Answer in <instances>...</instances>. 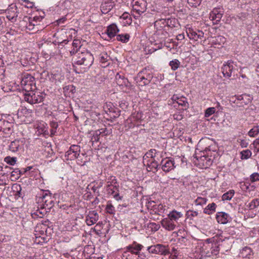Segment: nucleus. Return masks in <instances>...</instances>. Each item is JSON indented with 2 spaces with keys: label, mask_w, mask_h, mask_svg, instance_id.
I'll return each mask as SVG.
<instances>
[{
  "label": "nucleus",
  "mask_w": 259,
  "mask_h": 259,
  "mask_svg": "<svg viewBox=\"0 0 259 259\" xmlns=\"http://www.w3.org/2000/svg\"><path fill=\"white\" fill-rule=\"evenodd\" d=\"M43 17L40 16H35L33 18L25 16L23 18V21L27 23L26 28L29 30H34L37 31L38 30V28H35L39 25V22L41 21Z\"/></svg>",
  "instance_id": "obj_3"
},
{
  "label": "nucleus",
  "mask_w": 259,
  "mask_h": 259,
  "mask_svg": "<svg viewBox=\"0 0 259 259\" xmlns=\"http://www.w3.org/2000/svg\"><path fill=\"white\" fill-rule=\"evenodd\" d=\"M17 16H18L17 15H14V16H10V15H8V16H7V18L9 20H11V21H13L14 20L15 21H16V17H17Z\"/></svg>",
  "instance_id": "obj_57"
},
{
  "label": "nucleus",
  "mask_w": 259,
  "mask_h": 259,
  "mask_svg": "<svg viewBox=\"0 0 259 259\" xmlns=\"http://www.w3.org/2000/svg\"><path fill=\"white\" fill-rule=\"evenodd\" d=\"M203 212L207 214H210L212 213V212H211L210 210L208 209L207 206L204 209Z\"/></svg>",
  "instance_id": "obj_60"
},
{
  "label": "nucleus",
  "mask_w": 259,
  "mask_h": 259,
  "mask_svg": "<svg viewBox=\"0 0 259 259\" xmlns=\"http://www.w3.org/2000/svg\"><path fill=\"white\" fill-rule=\"evenodd\" d=\"M156 153V150L155 149H151L146 152L143 157L144 165H145V161L149 157L153 158L155 157Z\"/></svg>",
  "instance_id": "obj_29"
},
{
  "label": "nucleus",
  "mask_w": 259,
  "mask_h": 259,
  "mask_svg": "<svg viewBox=\"0 0 259 259\" xmlns=\"http://www.w3.org/2000/svg\"><path fill=\"white\" fill-rule=\"evenodd\" d=\"M10 174L11 180L16 181L19 178L20 175L23 173L18 168H16L13 170V171H11Z\"/></svg>",
  "instance_id": "obj_30"
},
{
  "label": "nucleus",
  "mask_w": 259,
  "mask_h": 259,
  "mask_svg": "<svg viewBox=\"0 0 259 259\" xmlns=\"http://www.w3.org/2000/svg\"><path fill=\"white\" fill-rule=\"evenodd\" d=\"M234 194V191L233 190H231L228 191L227 193L224 194L222 196V200L223 201L225 200H230L231 199L232 197Z\"/></svg>",
  "instance_id": "obj_38"
},
{
  "label": "nucleus",
  "mask_w": 259,
  "mask_h": 259,
  "mask_svg": "<svg viewBox=\"0 0 259 259\" xmlns=\"http://www.w3.org/2000/svg\"><path fill=\"white\" fill-rule=\"evenodd\" d=\"M207 206L208 208V209L210 210V211L212 212V213L215 211L217 205L215 204V203L213 202L212 203L209 204Z\"/></svg>",
  "instance_id": "obj_50"
},
{
  "label": "nucleus",
  "mask_w": 259,
  "mask_h": 259,
  "mask_svg": "<svg viewBox=\"0 0 259 259\" xmlns=\"http://www.w3.org/2000/svg\"><path fill=\"white\" fill-rule=\"evenodd\" d=\"M161 169L165 172H168L176 167L175 162L172 158L166 157L160 162Z\"/></svg>",
  "instance_id": "obj_10"
},
{
  "label": "nucleus",
  "mask_w": 259,
  "mask_h": 259,
  "mask_svg": "<svg viewBox=\"0 0 259 259\" xmlns=\"http://www.w3.org/2000/svg\"><path fill=\"white\" fill-rule=\"evenodd\" d=\"M239 106H243L244 105H247L250 102L249 99L247 98L246 96H238L234 101Z\"/></svg>",
  "instance_id": "obj_19"
},
{
  "label": "nucleus",
  "mask_w": 259,
  "mask_h": 259,
  "mask_svg": "<svg viewBox=\"0 0 259 259\" xmlns=\"http://www.w3.org/2000/svg\"><path fill=\"white\" fill-rule=\"evenodd\" d=\"M169 65L172 70H176L179 67L180 62L178 59H174L169 62Z\"/></svg>",
  "instance_id": "obj_34"
},
{
  "label": "nucleus",
  "mask_w": 259,
  "mask_h": 259,
  "mask_svg": "<svg viewBox=\"0 0 259 259\" xmlns=\"http://www.w3.org/2000/svg\"><path fill=\"white\" fill-rule=\"evenodd\" d=\"M259 206V198L253 199L250 203L246 205V207L249 210L256 208Z\"/></svg>",
  "instance_id": "obj_31"
},
{
  "label": "nucleus",
  "mask_w": 259,
  "mask_h": 259,
  "mask_svg": "<svg viewBox=\"0 0 259 259\" xmlns=\"http://www.w3.org/2000/svg\"><path fill=\"white\" fill-rule=\"evenodd\" d=\"M234 62L232 60H228L226 64H224L222 68V73L225 77L229 78L235 75V68Z\"/></svg>",
  "instance_id": "obj_8"
},
{
  "label": "nucleus",
  "mask_w": 259,
  "mask_h": 259,
  "mask_svg": "<svg viewBox=\"0 0 259 259\" xmlns=\"http://www.w3.org/2000/svg\"><path fill=\"white\" fill-rule=\"evenodd\" d=\"M143 247L141 244L134 242L132 244L126 246L125 249H127L134 256H140V251Z\"/></svg>",
  "instance_id": "obj_12"
},
{
  "label": "nucleus",
  "mask_w": 259,
  "mask_h": 259,
  "mask_svg": "<svg viewBox=\"0 0 259 259\" xmlns=\"http://www.w3.org/2000/svg\"><path fill=\"white\" fill-rule=\"evenodd\" d=\"M259 133V126H254L248 133L249 137H254Z\"/></svg>",
  "instance_id": "obj_36"
},
{
  "label": "nucleus",
  "mask_w": 259,
  "mask_h": 259,
  "mask_svg": "<svg viewBox=\"0 0 259 259\" xmlns=\"http://www.w3.org/2000/svg\"><path fill=\"white\" fill-rule=\"evenodd\" d=\"M174 118L177 120H180L183 118V116L181 114H174Z\"/></svg>",
  "instance_id": "obj_58"
},
{
  "label": "nucleus",
  "mask_w": 259,
  "mask_h": 259,
  "mask_svg": "<svg viewBox=\"0 0 259 259\" xmlns=\"http://www.w3.org/2000/svg\"><path fill=\"white\" fill-rule=\"evenodd\" d=\"M80 147L77 145H72L65 154L66 160H73L79 156Z\"/></svg>",
  "instance_id": "obj_7"
},
{
  "label": "nucleus",
  "mask_w": 259,
  "mask_h": 259,
  "mask_svg": "<svg viewBox=\"0 0 259 259\" xmlns=\"http://www.w3.org/2000/svg\"><path fill=\"white\" fill-rule=\"evenodd\" d=\"M165 206H163L162 204H156L153 209V211L155 214L161 215L164 212L165 210Z\"/></svg>",
  "instance_id": "obj_27"
},
{
  "label": "nucleus",
  "mask_w": 259,
  "mask_h": 259,
  "mask_svg": "<svg viewBox=\"0 0 259 259\" xmlns=\"http://www.w3.org/2000/svg\"><path fill=\"white\" fill-rule=\"evenodd\" d=\"M187 213L189 215V216H191V217H196L198 214V213L197 211L191 210H189V211H188Z\"/></svg>",
  "instance_id": "obj_53"
},
{
  "label": "nucleus",
  "mask_w": 259,
  "mask_h": 259,
  "mask_svg": "<svg viewBox=\"0 0 259 259\" xmlns=\"http://www.w3.org/2000/svg\"><path fill=\"white\" fill-rule=\"evenodd\" d=\"M108 58V56L107 53H101L100 55L99 60L101 62L105 63L107 61Z\"/></svg>",
  "instance_id": "obj_45"
},
{
  "label": "nucleus",
  "mask_w": 259,
  "mask_h": 259,
  "mask_svg": "<svg viewBox=\"0 0 259 259\" xmlns=\"http://www.w3.org/2000/svg\"><path fill=\"white\" fill-rule=\"evenodd\" d=\"M133 15L136 17L145 12L147 7V2L145 0H133Z\"/></svg>",
  "instance_id": "obj_4"
},
{
  "label": "nucleus",
  "mask_w": 259,
  "mask_h": 259,
  "mask_svg": "<svg viewBox=\"0 0 259 259\" xmlns=\"http://www.w3.org/2000/svg\"><path fill=\"white\" fill-rule=\"evenodd\" d=\"M138 77L139 78L138 80L140 83L139 84L142 86L148 84L150 82L152 78V76L150 75H149L147 77H145L144 76H141L140 73H139Z\"/></svg>",
  "instance_id": "obj_25"
},
{
  "label": "nucleus",
  "mask_w": 259,
  "mask_h": 259,
  "mask_svg": "<svg viewBox=\"0 0 259 259\" xmlns=\"http://www.w3.org/2000/svg\"><path fill=\"white\" fill-rule=\"evenodd\" d=\"M161 224L164 228L168 231L174 230L176 227L174 222L168 217L162 220Z\"/></svg>",
  "instance_id": "obj_15"
},
{
  "label": "nucleus",
  "mask_w": 259,
  "mask_h": 259,
  "mask_svg": "<svg viewBox=\"0 0 259 259\" xmlns=\"http://www.w3.org/2000/svg\"><path fill=\"white\" fill-rule=\"evenodd\" d=\"M34 81V78L30 74L24 75L21 80V84L24 87L31 86Z\"/></svg>",
  "instance_id": "obj_23"
},
{
  "label": "nucleus",
  "mask_w": 259,
  "mask_h": 259,
  "mask_svg": "<svg viewBox=\"0 0 259 259\" xmlns=\"http://www.w3.org/2000/svg\"><path fill=\"white\" fill-rule=\"evenodd\" d=\"M186 33L190 39L198 40V39H201L204 37L203 32L200 30H194L191 28L187 29Z\"/></svg>",
  "instance_id": "obj_11"
},
{
  "label": "nucleus",
  "mask_w": 259,
  "mask_h": 259,
  "mask_svg": "<svg viewBox=\"0 0 259 259\" xmlns=\"http://www.w3.org/2000/svg\"><path fill=\"white\" fill-rule=\"evenodd\" d=\"M240 145L242 147L245 148L248 146V143L246 140H241Z\"/></svg>",
  "instance_id": "obj_54"
},
{
  "label": "nucleus",
  "mask_w": 259,
  "mask_h": 259,
  "mask_svg": "<svg viewBox=\"0 0 259 259\" xmlns=\"http://www.w3.org/2000/svg\"><path fill=\"white\" fill-rule=\"evenodd\" d=\"M185 38V35L184 33L179 34L177 36V39L178 40H182Z\"/></svg>",
  "instance_id": "obj_56"
},
{
  "label": "nucleus",
  "mask_w": 259,
  "mask_h": 259,
  "mask_svg": "<svg viewBox=\"0 0 259 259\" xmlns=\"http://www.w3.org/2000/svg\"><path fill=\"white\" fill-rule=\"evenodd\" d=\"M66 20V18L65 17H63L59 19L57 21L58 23H64Z\"/></svg>",
  "instance_id": "obj_62"
},
{
  "label": "nucleus",
  "mask_w": 259,
  "mask_h": 259,
  "mask_svg": "<svg viewBox=\"0 0 259 259\" xmlns=\"http://www.w3.org/2000/svg\"><path fill=\"white\" fill-rule=\"evenodd\" d=\"M207 199L205 198L198 197L195 201L196 205H203L206 203Z\"/></svg>",
  "instance_id": "obj_44"
},
{
  "label": "nucleus",
  "mask_w": 259,
  "mask_h": 259,
  "mask_svg": "<svg viewBox=\"0 0 259 259\" xmlns=\"http://www.w3.org/2000/svg\"><path fill=\"white\" fill-rule=\"evenodd\" d=\"M50 126L52 127L51 130V135H54L56 133V130L58 126V123L56 121H51L50 122Z\"/></svg>",
  "instance_id": "obj_40"
},
{
  "label": "nucleus",
  "mask_w": 259,
  "mask_h": 259,
  "mask_svg": "<svg viewBox=\"0 0 259 259\" xmlns=\"http://www.w3.org/2000/svg\"><path fill=\"white\" fill-rule=\"evenodd\" d=\"M251 152L249 150H243L241 152V159H247L251 156Z\"/></svg>",
  "instance_id": "obj_39"
},
{
  "label": "nucleus",
  "mask_w": 259,
  "mask_h": 259,
  "mask_svg": "<svg viewBox=\"0 0 259 259\" xmlns=\"http://www.w3.org/2000/svg\"><path fill=\"white\" fill-rule=\"evenodd\" d=\"M222 17V14L217 9H214L210 14V18L213 21V23H218Z\"/></svg>",
  "instance_id": "obj_20"
},
{
  "label": "nucleus",
  "mask_w": 259,
  "mask_h": 259,
  "mask_svg": "<svg viewBox=\"0 0 259 259\" xmlns=\"http://www.w3.org/2000/svg\"><path fill=\"white\" fill-rule=\"evenodd\" d=\"M16 157L7 156L5 158V161L11 165H14L16 163Z\"/></svg>",
  "instance_id": "obj_41"
},
{
  "label": "nucleus",
  "mask_w": 259,
  "mask_h": 259,
  "mask_svg": "<svg viewBox=\"0 0 259 259\" xmlns=\"http://www.w3.org/2000/svg\"><path fill=\"white\" fill-rule=\"evenodd\" d=\"M103 183L100 182L97 186L94 185L92 188V190L94 192H96V191H98L99 189L102 187Z\"/></svg>",
  "instance_id": "obj_51"
},
{
  "label": "nucleus",
  "mask_w": 259,
  "mask_h": 259,
  "mask_svg": "<svg viewBox=\"0 0 259 259\" xmlns=\"http://www.w3.org/2000/svg\"><path fill=\"white\" fill-rule=\"evenodd\" d=\"M216 219L219 223L226 224L229 221L231 218L227 213L218 212L216 214Z\"/></svg>",
  "instance_id": "obj_16"
},
{
  "label": "nucleus",
  "mask_w": 259,
  "mask_h": 259,
  "mask_svg": "<svg viewBox=\"0 0 259 259\" xmlns=\"http://www.w3.org/2000/svg\"><path fill=\"white\" fill-rule=\"evenodd\" d=\"M147 250L150 253L161 255H166L170 253L168 246L161 244H157L149 246L147 248Z\"/></svg>",
  "instance_id": "obj_5"
},
{
  "label": "nucleus",
  "mask_w": 259,
  "mask_h": 259,
  "mask_svg": "<svg viewBox=\"0 0 259 259\" xmlns=\"http://www.w3.org/2000/svg\"><path fill=\"white\" fill-rule=\"evenodd\" d=\"M115 79L117 84L119 86H128L129 81L127 79L119 73H117L116 75Z\"/></svg>",
  "instance_id": "obj_22"
},
{
  "label": "nucleus",
  "mask_w": 259,
  "mask_h": 259,
  "mask_svg": "<svg viewBox=\"0 0 259 259\" xmlns=\"http://www.w3.org/2000/svg\"><path fill=\"white\" fill-rule=\"evenodd\" d=\"M250 181L251 183L259 181V173L254 172L250 176Z\"/></svg>",
  "instance_id": "obj_42"
},
{
  "label": "nucleus",
  "mask_w": 259,
  "mask_h": 259,
  "mask_svg": "<svg viewBox=\"0 0 259 259\" xmlns=\"http://www.w3.org/2000/svg\"><path fill=\"white\" fill-rule=\"evenodd\" d=\"M215 109L214 107H209L206 109L205 112V116L206 117H209L210 115L214 113Z\"/></svg>",
  "instance_id": "obj_43"
},
{
  "label": "nucleus",
  "mask_w": 259,
  "mask_h": 259,
  "mask_svg": "<svg viewBox=\"0 0 259 259\" xmlns=\"http://www.w3.org/2000/svg\"><path fill=\"white\" fill-rule=\"evenodd\" d=\"M106 211L110 214H113L114 211V207L111 204H108L106 207Z\"/></svg>",
  "instance_id": "obj_48"
},
{
  "label": "nucleus",
  "mask_w": 259,
  "mask_h": 259,
  "mask_svg": "<svg viewBox=\"0 0 259 259\" xmlns=\"http://www.w3.org/2000/svg\"><path fill=\"white\" fill-rule=\"evenodd\" d=\"M53 198L51 194L46 193L43 195L41 197V202L43 204V207L47 208V209L52 208L54 206Z\"/></svg>",
  "instance_id": "obj_13"
},
{
  "label": "nucleus",
  "mask_w": 259,
  "mask_h": 259,
  "mask_svg": "<svg viewBox=\"0 0 259 259\" xmlns=\"http://www.w3.org/2000/svg\"><path fill=\"white\" fill-rule=\"evenodd\" d=\"M108 185H110L111 186H115L117 184L116 179L115 177L111 176L108 179Z\"/></svg>",
  "instance_id": "obj_46"
},
{
  "label": "nucleus",
  "mask_w": 259,
  "mask_h": 259,
  "mask_svg": "<svg viewBox=\"0 0 259 259\" xmlns=\"http://www.w3.org/2000/svg\"><path fill=\"white\" fill-rule=\"evenodd\" d=\"M182 216L183 214L181 212L177 211L175 210H173L168 214V217L174 222L177 221Z\"/></svg>",
  "instance_id": "obj_26"
},
{
  "label": "nucleus",
  "mask_w": 259,
  "mask_h": 259,
  "mask_svg": "<svg viewBox=\"0 0 259 259\" xmlns=\"http://www.w3.org/2000/svg\"><path fill=\"white\" fill-rule=\"evenodd\" d=\"M4 132L5 133H8L11 131V128L10 127H7L5 128H3Z\"/></svg>",
  "instance_id": "obj_63"
},
{
  "label": "nucleus",
  "mask_w": 259,
  "mask_h": 259,
  "mask_svg": "<svg viewBox=\"0 0 259 259\" xmlns=\"http://www.w3.org/2000/svg\"><path fill=\"white\" fill-rule=\"evenodd\" d=\"M130 38V35L128 34H118L116 35V39L122 42H126L128 41Z\"/></svg>",
  "instance_id": "obj_35"
},
{
  "label": "nucleus",
  "mask_w": 259,
  "mask_h": 259,
  "mask_svg": "<svg viewBox=\"0 0 259 259\" xmlns=\"http://www.w3.org/2000/svg\"><path fill=\"white\" fill-rule=\"evenodd\" d=\"M99 202V200L98 198V197H96L95 199L93 202V203L96 205V204H98Z\"/></svg>",
  "instance_id": "obj_64"
},
{
  "label": "nucleus",
  "mask_w": 259,
  "mask_h": 259,
  "mask_svg": "<svg viewBox=\"0 0 259 259\" xmlns=\"http://www.w3.org/2000/svg\"><path fill=\"white\" fill-rule=\"evenodd\" d=\"M114 3L107 1L103 3L101 6V9L103 13L107 14L110 12L114 7Z\"/></svg>",
  "instance_id": "obj_18"
},
{
  "label": "nucleus",
  "mask_w": 259,
  "mask_h": 259,
  "mask_svg": "<svg viewBox=\"0 0 259 259\" xmlns=\"http://www.w3.org/2000/svg\"><path fill=\"white\" fill-rule=\"evenodd\" d=\"M246 13H240L237 15V17L241 20H244L247 16Z\"/></svg>",
  "instance_id": "obj_52"
},
{
  "label": "nucleus",
  "mask_w": 259,
  "mask_h": 259,
  "mask_svg": "<svg viewBox=\"0 0 259 259\" xmlns=\"http://www.w3.org/2000/svg\"><path fill=\"white\" fill-rule=\"evenodd\" d=\"M99 215L97 212L95 211H90L85 217V222L88 226H91L95 224L98 220Z\"/></svg>",
  "instance_id": "obj_14"
},
{
  "label": "nucleus",
  "mask_w": 259,
  "mask_h": 259,
  "mask_svg": "<svg viewBox=\"0 0 259 259\" xmlns=\"http://www.w3.org/2000/svg\"><path fill=\"white\" fill-rule=\"evenodd\" d=\"M151 164L152 165V167H155L156 169H157L158 168V167L159 166V164H158L157 162H156V161L154 160V161H152L151 162Z\"/></svg>",
  "instance_id": "obj_59"
},
{
  "label": "nucleus",
  "mask_w": 259,
  "mask_h": 259,
  "mask_svg": "<svg viewBox=\"0 0 259 259\" xmlns=\"http://www.w3.org/2000/svg\"><path fill=\"white\" fill-rule=\"evenodd\" d=\"M176 22L175 19H162L156 21L154 23V26L157 29L156 33L159 34L160 31H161V33H163V31L162 29L166 25L170 27H175Z\"/></svg>",
  "instance_id": "obj_6"
},
{
  "label": "nucleus",
  "mask_w": 259,
  "mask_h": 259,
  "mask_svg": "<svg viewBox=\"0 0 259 259\" xmlns=\"http://www.w3.org/2000/svg\"><path fill=\"white\" fill-rule=\"evenodd\" d=\"M19 146V141L15 140L12 142L9 145V150L13 152H15L18 151Z\"/></svg>",
  "instance_id": "obj_32"
},
{
  "label": "nucleus",
  "mask_w": 259,
  "mask_h": 259,
  "mask_svg": "<svg viewBox=\"0 0 259 259\" xmlns=\"http://www.w3.org/2000/svg\"><path fill=\"white\" fill-rule=\"evenodd\" d=\"M99 136H100L96 135V132H95V134L93 135V137L92 139H94V141H98L99 140Z\"/></svg>",
  "instance_id": "obj_61"
},
{
  "label": "nucleus",
  "mask_w": 259,
  "mask_h": 259,
  "mask_svg": "<svg viewBox=\"0 0 259 259\" xmlns=\"http://www.w3.org/2000/svg\"><path fill=\"white\" fill-rule=\"evenodd\" d=\"M76 54V56L72 59L73 64L82 66L83 71H85L93 63V55L87 50L83 52L78 51Z\"/></svg>",
  "instance_id": "obj_1"
},
{
  "label": "nucleus",
  "mask_w": 259,
  "mask_h": 259,
  "mask_svg": "<svg viewBox=\"0 0 259 259\" xmlns=\"http://www.w3.org/2000/svg\"><path fill=\"white\" fill-rule=\"evenodd\" d=\"M155 205L156 203L154 201H149L147 203L146 206L148 209L153 210Z\"/></svg>",
  "instance_id": "obj_49"
},
{
  "label": "nucleus",
  "mask_w": 259,
  "mask_h": 259,
  "mask_svg": "<svg viewBox=\"0 0 259 259\" xmlns=\"http://www.w3.org/2000/svg\"><path fill=\"white\" fill-rule=\"evenodd\" d=\"M119 31V30L117 27V26L114 24H111L109 25L106 30L107 34H108V36L110 38H112V37H114L116 35V34Z\"/></svg>",
  "instance_id": "obj_21"
},
{
  "label": "nucleus",
  "mask_w": 259,
  "mask_h": 259,
  "mask_svg": "<svg viewBox=\"0 0 259 259\" xmlns=\"http://www.w3.org/2000/svg\"><path fill=\"white\" fill-rule=\"evenodd\" d=\"M210 240L207 239L202 249L203 253L208 257L217 255L220 251V244L217 242H209Z\"/></svg>",
  "instance_id": "obj_2"
},
{
  "label": "nucleus",
  "mask_w": 259,
  "mask_h": 259,
  "mask_svg": "<svg viewBox=\"0 0 259 259\" xmlns=\"http://www.w3.org/2000/svg\"><path fill=\"white\" fill-rule=\"evenodd\" d=\"M143 113L141 112H135L133 113L131 117L127 120L130 121L131 122L135 121H140L142 120Z\"/></svg>",
  "instance_id": "obj_24"
},
{
  "label": "nucleus",
  "mask_w": 259,
  "mask_h": 259,
  "mask_svg": "<svg viewBox=\"0 0 259 259\" xmlns=\"http://www.w3.org/2000/svg\"><path fill=\"white\" fill-rule=\"evenodd\" d=\"M111 133V130H108L107 128H103L96 131V135L97 136H105Z\"/></svg>",
  "instance_id": "obj_33"
},
{
  "label": "nucleus",
  "mask_w": 259,
  "mask_h": 259,
  "mask_svg": "<svg viewBox=\"0 0 259 259\" xmlns=\"http://www.w3.org/2000/svg\"><path fill=\"white\" fill-rule=\"evenodd\" d=\"M24 99L31 104L40 103L44 100V96L42 93H37L27 94L25 95Z\"/></svg>",
  "instance_id": "obj_9"
},
{
  "label": "nucleus",
  "mask_w": 259,
  "mask_h": 259,
  "mask_svg": "<svg viewBox=\"0 0 259 259\" xmlns=\"http://www.w3.org/2000/svg\"><path fill=\"white\" fill-rule=\"evenodd\" d=\"M122 253L123 259H143L141 256L134 255L127 249Z\"/></svg>",
  "instance_id": "obj_28"
},
{
  "label": "nucleus",
  "mask_w": 259,
  "mask_h": 259,
  "mask_svg": "<svg viewBox=\"0 0 259 259\" xmlns=\"http://www.w3.org/2000/svg\"><path fill=\"white\" fill-rule=\"evenodd\" d=\"M177 103L179 105H181L185 108V109L188 108L189 104L187 102V100L185 97H182L181 98L178 99Z\"/></svg>",
  "instance_id": "obj_37"
},
{
  "label": "nucleus",
  "mask_w": 259,
  "mask_h": 259,
  "mask_svg": "<svg viewBox=\"0 0 259 259\" xmlns=\"http://www.w3.org/2000/svg\"><path fill=\"white\" fill-rule=\"evenodd\" d=\"M12 169V167H10V166H5L3 169H2V171H4V172H7V173L9 172H11L10 170ZM4 175L6 174L5 172H4L3 174Z\"/></svg>",
  "instance_id": "obj_55"
},
{
  "label": "nucleus",
  "mask_w": 259,
  "mask_h": 259,
  "mask_svg": "<svg viewBox=\"0 0 259 259\" xmlns=\"http://www.w3.org/2000/svg\"><path fill=\"white\" fill-rule=\"evenodd\" d=\"M201 2V0H188V3L193 7H196L199 6Z\"/></svg>",
  "instance_id": "obj_47"
},
{
  "label": "nucleus",
  "mask_w": 259,
  "mask_h": 259,
  "mask_svg": "<svg viewBox=\"0 0 259 259\" xmlns=\"http://www.w3.org/2000/svg\"><path fill=\"white\" fill-rule=\"evenodd\" d=\"M106 187L108 193L112 195L116 200L121 199L122 197L120 196L119 193L116 192V190L118 189L116 185L111 186L110 185H107Z\"/></svg>",
  "instance_id": "obj_17"
}]
</instances>
